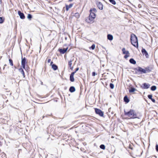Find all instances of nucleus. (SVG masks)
<instances>
[{"label":"nucleus","instance_id":"nucleus-34","mask_svg":"<svg viewBox=\"0 0 158 158\" xmlns=\"http://www.w3.org/2000/svg\"><path fill=\"white\" fill-rule=\"evenodd\" d=\"M76 73V72H72L71 74H70V76H74V74H75V73Z\"/></svg>","mask_w":158,"mask_h":158},{"label":"nucleus","instance_id":"nucleus-16","mask_svg":"<svg viewBox=\"0 0 158 158\" xmlns=\"http://www.w3.org/2000/svg\"><path fill=\"white\" fill-rule=\"evenodd\" d=\"M124 101L125 102L127 103H128L129 102V100L127 96H126L124 97Z\"/></svg>","mask_w":158,"mask_h":158},{"label":"nucleus","instance_id":"nucleus-40","mask_svg":"<svg viewBox=\"0 0 158 158\" xmlns=\"http://www.w3.org/2000/svg\"><path fill=\"white\" fill-rule=\"evenodd\" d=\"M73 0H69V2H71Z\"/></svg>","mask_w":158,"mask_h":158},{"label":"nucleus","instance_id":"nucleus-8","mask_svg":"<svg viewBox=\"0 0 158 158\" xmlns=\"http://www.w3.org/2000/svg\"><path fill=\"white\" fill-rule=\"evenodd\" d=\"M18 14L21 19H24L25 18V16L24 15V14L23 13H22L21 12V11H18Z\"/></svg>","mask_w":158,"mask_h":158},{"label":"nucleus","instance_id":"nucleus-6","mask_svg":"<svg viewBox=\"0 0 158 158\" xmlns=\"http://www.w3.org/2000/svg\"><path fill=\"white\" fill-rule=\"evenodd\" d=\"M26 59L25 57L23 58L22 57L21 64L23 69L26 70L25 64L26 63Z\"/></svg>","mask_w":158,"mask_h":158},{"label":"nucleus","instance_id":"nucleus-36","mask_svg":"<svg viewBox=\"0 0 158 158\" xmlns=\"http://www.w3.org/2000/svg\"><path fill=\"white\" fill-rule=\"evenodd\" d=\"M96 75V73L95 72H94L92 73V76H95Z\"/></svg>","mask_w":158,"mask_h":158},{"label":"nucleus","instance_id":"nucleus-10","mask_svg":"<svg viewBox=\"0 0 158 158\" xmlns=\"http://www.w3.org/2000/svg\"><path fill=\"white\" fill-rule=\"evenodd\" d=\"M68 48L63 49H60L59 51L60 52L61 54H64L68 50Z\"/></svg>","mask_w":158,"mask_h":158},{"label":"nucleus","instance_id":"nucleus-1","mask_svg":"<svg viewBox=\"0 0 158 158\" xmlns=\"http://www.w3.org/2000/svg\"><path fill=\"white\" fill-rule=\"evenodd\" d=\"M124 114L125 115L129 117L130 118H137L136 113L134 110H131L128 112H126L124 111Z\"/></svg>","mask_w":158,"mask_h":158},{"label":"nucleus","instance_id":"nucleus-29","mask_svg":"<svg viewBox=\"0 0 158 158\" xmlns=\"http://www.w3.org/2000/svg\"><path fill=\"white\" fill-rule=\"evenodd\" d=\"M100 148L102 149H105V145L103 144H102L100 146Z\"/></svg>","mask_w":158,"mask_h":158},{"label":"nucleus","instance_id":"nucleus-19","mask_svg":"<svg viewBox=\"0 0 158 158\" xmlns=\"http://www.w3.org/2000/svg\"><path fill=\"white\" fill-rule=\"evenodd\" d=\"M69 91L71 92H73L75 91V89L73 86H71L69 88Z\"/></svg>","mask_w":158,"mask_h":158},{"label":"nucleus","instance_id":"nucleus-28","mask_svg":"<svg viewBox=\"0 0 158 158\" xmlns=\"http://www.w3.org/2000/svg\"><path fill=\"white\" fill-rule=\"evenodd\" d=\"M73 61V60H70L68 62V65L69 67L72 66L71 65H72V62Z\"/></svg>","mask_w":158,"mask_h":158},{"label":"nucleus","instance_id":"nucleus-27","mask_svg":"<svg viewBox=\"0 0 158 158\" xmlns=\"http://www.w3.org/2000/svg\"><path fill=\"white\" fill-rule=\"evenodd\" d=\"M109 1L113 4L115 5L116 4L115 1L114 0H109Z\"/></svg>","mask_w":158,"mask_h":158},{"label":"nucleus","instance_id":"nucleus-13","mask_svg":"<svg viewBox=\"0 0 158 158\" xmlns=\"http://www.w3.org/2000/svg\"><path fill=\"white\" fill-rule=\"evenodd\" d=\"M52 63H53V62L52 61L51 63V65H52V69H53L54 70H57L58 68L57 66L55 64H52Z\"/></svg>","mask_w":158,"mask_h":158},{"label":"nucleus","instance_id":"nucleus-9","mask_svg":"<svg viewBox=\"0 0 158 158\" xmlns=\"http://www.w3.org/2000/svg\"><path fill=\"white\" fill-rule=\"evenodd\" d=\"M97 6L100 10H102L103 9V5L100 2H97Z\"/></svg>","mask_w":158,"mask_h":158},{"label":"nucleus","instance_id":"nucleus-11","mask_svg":"<svg viewBox=\"0 0 158 158\" xmlns=\"http://www.w3.org/2000/svg\"><path fill=\"white\" fill-rule=\"evenodd\" d=\"M142 52L143 55H145L146 57H148V53L145 49H142Z\"/></svg>","mask_w":158,"mask_h":158},{"label":"nucleus","instance_id":"nucleus-14","mask_svg":"<svg viewBox=\"0 0 158 158\" xmlns=\"http://www.w3.org/2000/svg\"><path fill=\"white\" fill-rule=\"evenodd\" d=\"M73 6V4H69V5H67L66 6V10L67 11H68L69 9L71 8Z\"/></svg>","mask_w":158,"mask_h":158},{"label":"nucleus","instance_id":"nucleus-23","mask_svg":"<svg viewBox=\"0 0 158 158\" xmlns=\"http://www.w3.org/2000/svg\"><path fill=\"white\" fill-rule=\"evenodd\" d=\"M74 16H75L76 18H78L80 17V15L79 13H76L74 14Z\"/></svg>","mask_w":158,"mask_h":158},{"label":"nucleus","instance_id":"nucleus-5","mask_svg":"<svg viewBox=\"0 0 158 158\" xmlns=\"http://www.w3.org/2000/svg\"><path fill=\"white\" fill-rule=\"evenodd\" d=\"M122 51L123 54H125L126 55L124 56V57L125 58H127L130 56L129 53L128 51H126L125 48H123L122 49Z\"/></svg>","mask_w":158,"mask_h":158},{"label":"nucleus","instance_id":"nucleus-24","mask_svg":"<svg viewBox=\"0 0 158 158\" xmlns=\"http://www.w3.org/2000/svg\"><path fill=\"white\" fill-rule=\"evenodd\" d=\"M90 12H93L94 13H96L97 12V10L95 8H93L92 9H91L90 10Z\"/></svg>","mask_w":158,"mask_h":158},{"label":"nucleus","instance_id":"nucleus-4","mask_svg":"<svg viewBox=\"0 0 158 158\" xmlns=\"http://www.w3.org/2000/svg\"><path fill=\"white\" fill-rule=\"evenodd\" d=\"M138 71L140 72L141 73H149L151 71V70L148 68H146L145 69H143L140 67H138Z\"/></svg>","mask_w":158,"mask_h":158},{"label":"nucleus","instance_id":"nucleus-7","mask_svg":"<svg viewBox=\"0 0 158 158\" xmlns=\"http://www.w3.org/2000/svg\"><path fill=\"white\" fill-rule=\"evenodd\" d=\"M95 112L97 114H98L101 116H103V112L101 110L97 108H95Z\"/></svg>","mask_w":158,"mask_h":158},{"label":"nucleus","instance_id":"nucleus-32","mask_svg":"<svg viewBox=\"0 0 158 158\" xmlns=\"http://www.w3.org/2000/svg\"><path fill=\"white\" fill-rule=\"evenodd\" d=\"M110 88L111 89H113L114 88V84H112V83H110Z\"/></svg>","mask_w":158,"mask_h":158},{"label":"nucleus","instance_id":"nucleus-21","mask_svg":"<svg viewBox=\"0 0 158 158\" xmlns=\"http://www.w3.org/2000/svg\"><path fill=\"white\" fill-rule=\"evenodd\" d=\"M136 90V89L135 88L131 87L130 89L129 90V92L130 93H133Z\"/></svg>","mask_w":158,"mask_h":158},{"label":"nucleus","instance_id":"nucleus-31","mask_svg":"<svg viewBox=\"0 0 158 158\" xmlns=\"http://www.w3.org/2000/svg\"><path fill=\"white\" fill-rule=\"evenodd\" d=\"M95 45L94 44H93L92 46L90 47V48H91L92 50H94L95 49Z\"/></svg>","mask_w":158,"mask_h":158},{"label":"nucleus","instance_id":"nucleus-30","mask_svg":"<svg viewBox=\"0 0 158 158\" xmlns=\"http://www.w3.org/2000/svg\"><path fill=\"white\" fill-rule=\"evenodd\" d=\"M9 63L10 64V65L11 66H13V63L12 60H11V59H9Z\"/></svg>","mask_w":158,"mask_h":158},{"label":"nucleus","instance_id":"nucleus-26","mask_svg":"<svg viewBox=\"0 0 158 158\" xmlns=\"http://www.w3.org/2000/svg\"><path fill=\"white\" fill-rule=\"evenodd\" d=\"M32 18V15L30 14H28L27 18L29 20H31Z\"/></svg>","mask_w":158,"mask_h":158},{"label":"nucleus","instance_id":"nucleus-39","mask_svg":"<svg viewBox=\"0 0 158 158\" xmlns=\"http://www.w3.org/2000/svg\"><path fill=\"white\" fill-rule=\"evenodd\" d=\"M51 61V59H49L48 60V63H49Z\"/></svg>","mask_w":158,"mask_h":158},{"label":"nucleus","instance_id":"nucleus-12","mask_svg":"<svg viewBox=\"0 0 158 158\" xmlns=\"http://www.w3.org/2000/svg\"><path fill=\"white\" fill-rule=\"evenodd\" d=\"M150 85L149 84L145 83L143 84V88L147 89L150 87Z\"/></svg>","mask_w":158,"mask_h":158},{"label":"nucleus","instance_id":"nucleus-17","mask_svg":"<svg viewBox=\"0 0 158 158\" xmlns=\"http://www.w3.org/2000/svg\"><path fill=\"white\" fill-rule=\"evenodd\" d=\"M19 71L23 75V76L24 77H25V73L23 71V69L22 68H20L19 69Z\"/></svg>","mask_w":158,"mask_h":158},{"label":"nucleus","instance_id":"nucleus-25","mask_svg":"<svg viewBox=\"0 0 158 158\" xmlns=\"http://www.w3.org/2000/svg\"><path fill=\"white\" fill-rule=\"evenodd\" d=\"M70 81L72 82H73L74 81V79L73 77V76H70Z\"/></svg>","mask_w":158,"mask_h":158},{"label":"nucleus","instance_id":"nucleus-2","mask_svg":"<svg viewBox=\"0 0 158 158\" xmlns=\"http://www.w3.org/2000/svg\"><path fill=\"white\" fill-rule=\"evenodd\" d=\"M131 44L136 48H138V44L137 38L136 36L134 34H132L131 35Z\"/></svg>","mask_w":158,"mask_h":158},{"label":"nucleus","instance_id":"nucleus-20","mask_svg":"<svg viewBox=\"0 0 158 158\" xmlns=\"http://www.w3.org/2000/svg\"><path fill=\"white\" fill-rule=\"evenodd\" d=\"M129 61L130 63L133 64H135L136 63V61L132 58L131 59L129 60Z\"/></svg>","mask_w":158,"mask_h":158},{"label":"nucleus","instance_id":"nucleus-15","mask_svg":"<svg viewBox=\"0 0 158 158\" xmlns=\"http://www.w3.org/2000/svg\"><path fill=\"white\" fill-rule=\"evenodd\" d=\"M152 95L150 94V95H148V98L149 99H151V100L152 101V102H155V100L154 99L152 98Z\"/></svg>","mask_w":158,"mask_h":158},{"label":"nucleus","instance_id":"nucleus-18","mask_svg":"<svg viewBox=\"0 0 158 158\" xmlns=\"http://www.w3.org/2000/svg\"><path fill=\"white\" fill-rule=\"evenodd\" d=\"M107 39L110 40H112L113 39V36L111 35L108 34L107 35Z\"/></svg>","mask_w":158,"mask_h":158},{"label":"nucleus","instance_id":"nucleus-22","mask_svg":"<svg viewBox=\"0 0 158 158\" xmlns=\"http://www.w3.org/2000/svg\"><path fill=\"white\" fill-rule=\"evenodd\" d=\"M156 89V87L155 86H152L151 87V90L152 91H155Z\"/></svg>","mask_w":158,"mask_h":158},{"label":"nucleus","instance_id":"nucleus-38","mask_svg":"<svg viewBox=\"0 0 158 158\" xmlns=\"http://www.w3.org/2000/svg\"><path fill=\"white\" fill-rule=\"evenodd\" d=\"M69 67L70 68V69L71 70H72L73 69V67L71 66V67Z\"/></svg>","mask_w":158,"mask_h":158},{"label":"nucleus","instance_id":"nucleus-33","mask_svg":"<svg viewBox=\"0 0 158 158\" xmlns=\"http://www.w3.org/2000/svg\"><path fill=\"white\" fill-rule=\"evenodd\" d=\"M4 20L2 17H0V23H3Z\"/></svg>","mask_w":158,"mask_h":158},{"label":"nucleus","instance_id":"nucleus-3","mask_svg":"<svg viewBox=\"0 0 158 158\" xmlns=\"http://www.w3.org/2000/svg\"><path fill=\"white\" fill-rule=\"evenodd\" d=\"M90 13L88 19L89 21H88L89 23H93L94 22V19L96 17L95 13L93 12H90Z\"/></svg>","mask_w":158,"mask_h":158},{"label":"nucleus","instance_id":"nucleus-35","mask_svg":"<svg viewBox=\"0 0 158 158\" xmlns=\"http://www.w3.org/2000/svg\"><path fill=\"white\" fill-rule=\"evenodd\" d=\"M156 151L158 152V145H156Z\"/></svg>","mask_w":158,"mask_h":158},{"label":"nucleus","instance_id":"nucleus-37","mask_svg":"<svg viewBox=\"0 0 158 158\" xmlns=\"http://www.w3.org/2000/svg\"><path fill=\"white\" fill-rule=\"evenodd\" d=\"M79 68H77L76 69V71H75V72H76L77 71H78V70H79Z\"/></svg>","mask_w":158,"mask_h":158}]
</instances>
